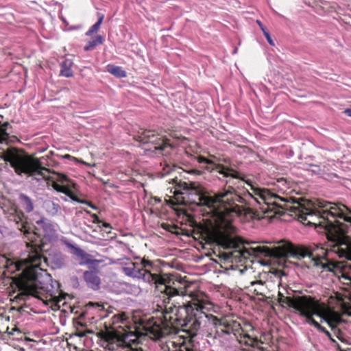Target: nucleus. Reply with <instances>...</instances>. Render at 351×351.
Instances as JSON below:
<instances>
[{"label": "nucleus", "mask_w": 351, "mask_h": 351, "mask_svg": "<svg viewBox=\"0 0 351 351\" xmlns=\"http://www.w3.org/2000/svg\"><path fill=\"white\" fill-rule=\"evenodd\" d=\"M184 184L185 191L182 194L187 195L192 203L206 206L208 214L211 216L210 223L212 226L206 231L207 241L216 243L224 250H234L226 254V258H247L249 256L259 254L277 258L293 257L299 260L306 258L307 260L302 263L304 267L331 271V263L322 261V259H326L328 252L317 244L295 246L290 243L281 242L272 249L261 246L250 249L241 247V241L234 235L235 228L231 221L244 211L238 203L254 206V202L248 195V193H253L252 190V192L247 191L244 197H241L232 186H228L213 195H209L206 189L197 182Z\"/></svg>", "instance_id": "nucleus-1"}, {"label": "nucleus", "mask_w": 351, "mask_h": 351, "mask_svg": "<svg viewBox=\"0 0 351 351\" xmlns=\"http://www.w3.org/2000/svg\"><path fill=\"white\" fill-rule=\"evenodd\" d=\"M201 167L208 171H216L226 178H232L245 182L251 186L253 193H248L254 202V208L249 209L255 219H269L276 215H282L287 211L291 215L298 217L302 223L318 226L324 229L329 241L333 243L331 250L340 258L351 261V238L346 235L351 228V209L343 204L330 202H320L319 206L322 208L317 213L311 210L302 199L292 197H282L270 192L268 189L254 186L232 168L215 164L204 156L196 158ZM341 278L351 281V264L346 266Z\"/></svg>", "instance_id": "nucleus-2"}, {"label": "nucleus", "mask_w": 351, "mask_h": 351, "mask_svg": "<svg viewBox=\"0 0 351 351\" xmlns=\"http://www.w3.org/2000/svg\"><path fill=\"white\" fill-rule=\"evenodd\" d=\"M121 270L123 274L132 278L142 279L149 284H154L163 294L162 306H159L163 313L165 322H156L150 328L149 332L155 339L163 338L171 332V328L168 321L173 318L172 315H176L179 311L177 304L173 298L183 293L182 290L176 287L179 282L174 281L171 276L167 274L159 275L158 269L154 263L145 258L138 262H132L130 260L121 263Z\"/></svg>", "instance_id": "nucleus-3"}, {"label": "nucleus", "mask_w": 351, "mask_h": 351, "mask_svg": "<svg viewBox=\"0 0 351 351\" xmlns=\"http://www.w3.org/2000/svg\"><path fill=\"white\" fill-rule=\"evenodd\" d=\"M210 304L200 300L197 298H192L183 306L178 305L179 311L176 315H172L173 318L168 321V324H172L175 321L183 320V326L187 327L192 332L195 334L198 330L210 332L215 329V336L233 335L237 338L242 329L241 324L232 319L221 318L208 313Z\"/></svg>", "instance_id": "nucleus-4"}, {"label": "nucleus", "mask_w": 351, "mask_h": 351, "mask_svg": "<svg viewBox=\"0 0 351 351\" xmlns=\"http://www.w3.org/2000/svg\"><path fill=\"white\" fill-rule=\"evenodd\" d=\"M27 247L29 250L24 261L29 264V269L32 271L29 274L30 281L24 285V293L40 299L53 310L60 308L61 304L65 303L63 301L64 295L59 293L58 287H55L54 285H58V282H53L51 276L40 268L42 262H46L47 259L43 256L36 245L27 243Z\"/></svg>", "instance_id": "nucleus-5"}, {"label": "nucleus", "mask_w": 351, "mask_h": 351, "mask_svg": "<svg viewBox=\"0 0 351 351\" xmlns=\"http://www.w3.org/2000/svg\"><path fill=\"white\" fill-rule=\"evenodd\" d=\"M313 306L312 309L308 310L307 315L304 316V317L306 318V322L313 326L319 332L324 333L328 338L332 340L330 332L324 327L322 326L319 323L313 318L314 315L319 317L320 318V322H326L331 328L337 338L342 341L344 337V334L339 326L343 324V320L341 316L337 313L329 309L324 304H320L317 300L313 304Z\"/></svg>", "instance_id": "nucleus-6"}, {"label": "nucleus", "mask_w": 351, "mask_h": 351, "mask_svg": "<svg viewBox=\"0 0 351 351\" xmlns=\"http://www.w3.org/2000/svg\"><path fill=\"white\" fill-rule=\"evenodd\" d=\"M1 158L10 162L18 175L38 176L39 178H36L37 180L47 179L44 171L47 172L48 169L42 167L40 160L21 154L16 148L12 147L4 151Z\"/></svg>", "instance_id": "nucleus-7"}, {"label": "nucleus", "mask_w": 351, "mask_h": 351, "mask_svg": "<svg viewBox=\"0 0 351 351\" xmlns=\"http://www.w3.org/2000/svg\"><path fill=\"white\" fill-rule=\"evenodd\" d=\"M285 293L278 291V301L282 307H291L298 311L300 315L304 317L307 315L309 309H312L315 302L312 297L308 295H294L292 290L287 291L284 289Z\"/></svg>", "instance_id": "nucleus-8"}, {"label": "nucleus", "mask_w": 351, "mask_h": 351, "mask_svg": "<svg viewBox=\"0 0 351 351\" xmlns=\"http://www.w3.org/2000/svg\"><path fill=\"white\" fill-rule=\"evenodd\" d=\"M136 141L143 144L150 143L149 148H145L154 152L156 155L168 153L167 149H171V145L167 139L156 136L151 130H143L136 136Z\"/></svg>", "instance_id": "nucleus-9"}, {"label": "nucleus", "mask_w": 351, "mask_h": 351, "mask_svg": "<svg viewBox=\"0 0 351 351\" xmlns=\"http://www.w3.org/2000/svg\"><path fill=\"white\" fill-rule=\"evenodd\" d=\"M128 337L119 336L114 334H107L105 337L107 342L106 347L108 350L114 351L122 348L125 351H142L138 348H133L128 342Z\"/></svg>", "instance_id": "nucleus-10"}, {"label": "nucleus", "mask_w": 351, "mask_h": 351, "mask_svg": "<svg viewBox=\"0 0 351 351\" xmlns=\"http://www.w3.org/2000/svg\"><path fill=\"white\" fill-rule=\"evenodd\" d=\"M66 245L71 250V253L77 258L80 265H90L95 267L103 262L102 260L92 259L91 255L71 243L67 242Z\"/></svg>", "instance_id": "nucleus-11"}, {"label": "nucleus", "mask_w": 351, "mask_h": 351, "mask_svg": "<svg viewBox=\"0 0 351 351\" xmlns=\"http://www.w3.org/2000/svg\"><path fill=\"white\" fill-rule=\"evenodd\" d=\"M23 217L24 214L23 213H20L13 217V220L16 225V228L23 232L25 237L28 241L32 243L35 239V234L29 230V228H27V223L24 222L23 220Z\"/></svg>", "instance_id": "nucleus-12"}, {"label": "nucleus", "mask_w": 351, "mask_h": 351, "mask_svg": "<svg viewBox=\"0 0 351 351\" xmlns=\"http://www.w3.org/2000/svg\"><path fill=\"white\" fill-rule=\"evenodd\" d=\"M43 208L50 217H55L61 214V206L58 199H47L43 203Z\"/></svg>", "instance_id": "nucleus-13"}, {"label": "nucleus", "mask_w": 351, "mask_h": 351, "mask_svg": "<svg viewBox=\"0 0 351 351\" xmlns=\"http://www.w3.org/2000/svg\"><path fill=\"white\" fill-rule=\"evenodd\" d=\"M36 223L43 230L45 237H51L55 236L56 231L54 226L46 219L42 217L37 220Z\"/></svg>", "instance_id": "nucleus-14"}, {"label": "nucleus", "mask_w": 351, "mask_h": 351, "mask_svg": "<svg viewBox=\"0 0 351 351\" xmlns=\"http://www.w3.org/2000/svg\"><path fill=\"white\" fill-rule=\"evenodd\" d=\"M84 278L88 285L93 289H99L100 279L97 274L93 271H86L84 273Z\"/></svg>", "instance_id": "nucleus-15"}, {"label": "nucleus", "mask_w": 351, "mask_h": 351, "mask_svg": "<svg viewBox=\"0 0 351 351\" xmlns=\"http://www.w3.org/2000/svg\"><path fill=\"white\" fill-rule=\"evenodd\" d=\"M19 199L21 206L27 213H31L34 210V202L29 197L23 193H21L19 195Z\"/></svg>", "instance_id": "nucleus-16"}, {"label": "nucleus", "mask_w": 351, "mask_h": 351, "mask_svg": "<svg viewBox=\"0 0 351 351\" xmlns=\"http://www.w3.org/2000/svg\"><path fill=\"white\" fill-rule=\"evenodd\" d=\"M73 61L70 59H66L64 60L60 64L61 69H60V75L66 77H71L73 75V72L71 69V67L73 66Z\"/></svg>", "instance_id": "nucleus-17"}, {"label": "nucleus", "mask_w": 351, "mask_h": 351, "mask_svg": "<svg viewBox=\"0 0 351 351\" xmlns=\"http://www.w3.org/2000/svg\"><path fill=\"white\" fill-rule=\"evenodd\" d=\"M50 259L53 268L60 269L65 265V256L61 253L53 254Z\"/></svg>", "instance_id": "nucleus-18"}, {"label": "nucleus", "mask_w": 351, "mask_h": 351, "mask_svg": "<svg viewBox=\"0 0 351 351\" xmlns=\"http://www.w3.org/2000/svg\"><path fill=\"white\" fill-rule=\"evenodd\" d=\"M252 287H254V292L256 293V295H261L264 298H267L265 294L267 291V286L265 285V282L262 281H253L251 282Z\"/></svg>", "instance_id": "nucleus-19"}, {"label": "nucleus", "mask_w": 351, "mask_h": 351, "mask_svg": "<svg viewBox=\"0 0 351 351\" xmlns=\"http://www.w3.org/2000/svg\"><path fill=\"white\" fill-rule=\"evenodd\" d=\"M104 39L102 36L98 35L91 40L88 41L87 45L84 47V51H88L93 50L97 45L103 44Z\"/></svg>", "instance_id": "nucleus-20"}, {"label": "nucleus", "mask_w": 351, "mask_h": 351, "mask_svg": "<svg viewBox=\"0 0 351 351\" xmlns=\"http://www.w3.org/2000/svg\"><path fill=\"white\" fill-rule=\"evenodd\" d=\"M107 71L117 77H125L126 76V72L118 66L108 64L107 66Z\"/></svg>", "instance_id": "nucleus-21"}, {"label": "nucleus", "mask_w": 351, "mask_h": 351, "mask_svg": "<svg viewBox=\"0 0 351 351\" xmlns=\"http://www.w3.org/2000/svg\"><path fill=\"white\" fill-rule=\"evenodd\" d=\"M98 16L99 18L97 21L94 25H93L90 27V29L86 32V36H91L94 33H97L99 31L101 24L104 21V15L103 14H98Z\"/></svg>", "instance_id": "nucleus-22"}, {"label": "nucleus", "mask_w": 351, "mask_h": 351, "mask_svg": "<svg viewBox=\"0 0 351 351\" xmlns=\"http://www.w3.org/2000/svg\"><path fill=\"white\" fill-rule=\"evenodd\" d=\"M241 339L240 343H243L245 345L254 347L257 345L258 341L256 338H252L249 335L245 334L243 335H239Z\"/></svg>", "instance_id": "nucleus-23"}, {"label": "nucleus", "mask_w": 351, "mask_h": 351, "mask_svg": "<svg viewBox=\"0 0 351 351\" xmlns=\"http://www.w3.org/2000/svg\"><path fill=\"white\" fill-rule=\"evenodd\" d=\"M65 191H66V193H64V194L66 195L72 200L79 202V203H81V204H86L93 209L97 208L96 206L93 205L90 202H87L86 200H82V199L77 198L75 195H73V193L71 191V190L67 188Z\"/></svg>", "instance_id": "nucleus-24"}, {"label": "nucleus", "mask_w": 351, "mask_h": 351, "mask_svg": "<svg viewBox=\"0 0 351 351\" xmlns=\"http://www.w3.org/2000/svg\"><path fill=\"white\" fill-rule=\"evenodd\" d=\"M8 125V123H5L0 126V142L1 143L5 141L9 137V134L6 131Z\"/></svg>", "instance_id": "nucleus-25"}, {"label": "nucleus", "mask_w": 351, "mask_h": 351, "mask_svg": "<svg viewBox=\"0 0 351 351\" xmlns=\"http://www.w3.org/2000/svg\"><path fill=\"white\" fill-rule=\"evenodd\" d=\"M161 227L164 230H167L171 233L178 234V232H177L178 227L176 225L163 223L161 224Z\"/></svg>", "instance_id": "nucleus-26"}, {"label": "nucleus", "mask_w": 351, "mask_h": 351, "mask_svg": "<svg viewBox=\"0 0 351 351\" xmlns=\"http://www.w3.org/2000/svg\"><path fill=\"white\" fill-rule=\"evenodd\" d=\"M53 187L58 192L62 193H66V191L65 190L67 189V187H66L64 186H61V185L54 182L53 184Z\"/></svg>", "instance_id": "nucleus-27"}, {"label": "nucleus", "mask_w": 351, "mask_h": 351, "mask_svg": "<svg viewBox=\"0 0 351 351\" xmlns=\"http://www.w3.org/2000/svg\"><path fill=\"white\" fill-rule=\"evenodd\" d=\"M93 332L90 330H80L78 328L76 330L75 335L79 337H83L88 333H92Z\"/></svg>", "instance_id": "nucleus-28"}, {"label": "nucleus", "mask_w": 351, "mask_h": 351, "mask_svg": "<svg viewBox=\"0 0 351 351\" xmlns=\"http://www.w3.org/2000/svg\"><path fill=\"white\" fill-rule=\"evenodd\" d=\"M264 36H265L267 42L269 43V44L271 46H274V40L271 39V37L270 36V34L269 32L267 31V32H265V33L263 34Z\"/></svg>", "instance_id": "nucleus-29"}, {"label": "nucleus", "mask_w": 351, "mask_h": 351, "mask_svg": "<svg viewBox=\"0 0 351 351\" xmlns=\"http://www.w3.org/2000/svg\"><path fill=\"white\" fill-rule=\"evenodd\" d=\"M171 169H171V167H169V166H167V167H165V168L163 169L162 176H165V175H167V174L169 173H170V171H171Z\"/></svg>", "instance_id": "nucleus-30"}, {"label": "nucleus", "mask_w": 351, "mask_h": 351, "mask_svg": "<svg viewBox=\"0 0 351 351\" xmlns=\"http://www.w3.org/2000/svg\"><path fill=\"white\" fill-rule=\"evenodd\" d=\"M93 222L95 223H100L101 221L99 219L98 216L96 214L93 215Z\"/></svg>", "instance_id": "nucleus-31"}, {"label": "nucleus", "mask_w": 351, "mask_h": 351, "mask_svg": "<svg viewBox=\"0 0 351 351\" xmlns=\"http://www.w3.org/2000/svg\"><path fill=\"white\" fill-rule=\"evenodd\" d=\"M256 22L258 24L259 27H261V30L263 31V34L265 33V32H267L266 27L263 25V23L260 21L258 20Z\"/></svg>", "instance_id": "nucleus-32"}, {"label": "nucleus", "mask_w": 351, "mask_h": 351, "mask_svg": "<svg viewBox=\"0 0 351 351\" xmlns=\"http://www.w3.org/2000/svg\"><path fill=\"white\" fill-rule=\"evenodd\" d=\"M344 113L347 114L348 117H351V108H346L344 110Z\"/></svg>", "instance_id": "nucleus-33"}, {"label": "nucleus", "mask_w": 351, "mask_h": 351, "mask_svg": "<svg viewBox=\"0 0 351 351\" xmlns=\"http://www.w3.org/2000/svg\"><path fill=\"white\" fill-rule=\"evenodd\" d=\"M191 172L198 175H200L202 173V171L197 169H192Z\"/></svg>", "instance_id": "nucleus-34"}, {"label": "nucleus", "mask_w": 351, "mask_h": 351, "mask_svg": "<svg viewBox=\"0 0 351 351\" xmlns=\"http://www.w3.org/2000/svg\"><path fill=\"white\" fill-rule=\"evenodd\" d=\"M102 226L104 227V228H111V226L110 225V223H106V222H102Z\"/></svg>", "instance_id": "nucleus-35"}, {"label": "nucleus", "mask_w": 351, "mask_h": 351, "mask_svg": "<svg viewBox=\"0 0 351 351\" xmlns=\"http://www.w3.org/2000/svg\"><path fill=\"white\" fill-rule=\"evenodd\" d=\"M125 319V315H121V322H123Z\"/></svg>", "instance_id": "nucleus-36"}, {"label": "nucleus", "mask_w": 351, "mask_h": 351, "mask_svg": "<svg viewBox=\"0 0 351 351\" xmlns=\"http://www.w3.org/2000/svg\"><path fill=\"white\" fill-rule=\"evenodd\" d=\"M71 156L69 154H65L62 156L64 158H70Z\"/></svg>", "instance_id": "nucleus-37"}, {"label": "nucleus", "mask_w": 351, "mask_h": 351, "mask_svg": "<svg viewBox=\"0 0 351 351\" xmlns=\"http://www.w3.org/2000/svg\"><path fill=\"white\" fill-rule=\"evenodd\" d=\"M62 180L66 181V180H67V178H66L65 176H62Z\"/></svg>", "instance_id": "nucleus-38"}]
</instances>
